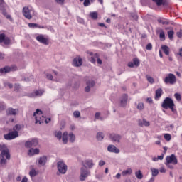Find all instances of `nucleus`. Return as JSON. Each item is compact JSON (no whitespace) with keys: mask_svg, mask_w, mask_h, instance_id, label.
Instances as JSON below:
<instances>
[{"mask_svg":"<svg viewBox=\"0 0 182 182\" xmlns=\"http://www.w3.org/2000/svg\"><path fill=\"white\" fill-rule=\"evenodd\" d=\"M146 50H151L153 49V45L151 43H148L146 46Z\"/></svg>","mask_w":182,"mask_h":182,"instance_id":"5fc2aeb1","label":"nucleus"},{"mask_svg":"<svg viewBox=\"0 0 182 182\" xmlns=\"http://www.w3.org/2000/svg\"><path fill=\"white\" fill-rule=\"evenodd\" d=\"M161 95H163V90L161 88L157 89L155 92L156 100H159L161 97Z\"/></svg>","mask_w":182,"mask_h":182,"instance_id":"393cba45","label":"nucleus"},{"mask_svg":"<svg viewBox=\"0 0 182 182\" xmlns=\"http://www.w3.org/2000/svg\"><path fill=\"white\" fill-rule=\"evenodd\" d=\"M128 67L129 68H134V63L133 62H129Z\"/></svg>","mask_w":182,"mask_h":182,"instance_id":"680f3d73","label":"nucleus"},{"mask_svg":"<svg viewBox=\"0 0 182 182\" xmlns=\"http://www.w3.org/2000/svg\"><path fill=\"white\" fill-rule=\"evenodd\" d=\"M163 109H170L173 113H177V109H175L176 105L173 99L167 97L161 104Z\"/></svg>","mask_w":182,"mask_h":182,"instance_id":"7ed1b4c3","label":"nucleus"},{"mask_svg":"<svg viewBox=\"0 0 182 182\" xmlns=\"http://www.w3.org/2000/svg\"><path fill=\"white\" fill-rule=\"evenodd\" d=\"M23 127V125L16 124L13 127V132L16 133L17 134H19V132H21V130H22Z\"/></svg>","mask_w":182,"mask_h":182,"instance_id":"5701e85b","label":"nucleus"},{"mask_svg":"<svg viewBox=\"0 0 182 182\" xmlns=\"http://www.w3.org/2000/svg\"><path fill=\"white\" fill-rule=\"evenodd\" d=\"M19 89H21V85H19V84H15V85H14V90L18 92V90H19Z\"/></svg>","mask_w":182,"mask_h":182,"instance_id":"4d7b16f0","label":"nucleus"},{"mask_svg":"<svg viewBox=\"0 0 182 182\" xmlns=\"http://www.w3.org/2000/svg\"><path fill=\"white\" fill-rule=\"evenodd\" d=\"M30 177H36L38 176V171L35 170L34 168L31 169L29 172Z\"/></svg>","mask_w":182,"mask_h":182,"instance_id":"72a5a7b5","label":"nucleus"},{"mask_svg":"<svg viewBox=\"0 0 182 182\" xmlns=\"http://www.w3.org/2000/svg\"><path fill=\"white\" fill-rule=\"evenodd\" d=\"M153 2H155L157 6H161L163 5V0H152Z\"/></svg>","mask_w":182,"mask_h":182,"instance_id":"49530a36","label":"nucleus"},{"mask_svg":"<svg viewBox=\"0 0 182 182\" xmlns=\"http://www.w3.org/2000/svg\"><path fill=\"white\" fill-rule=\"evenodd\" d=\"M157 32H159V38L161 41H166V33H164L163 29H159Z\"/></svg>","mask_w":182,"mask_h":182,"instance_id":"7c9ffc66","label":"nucleus"},{"mask_svg":"<svg viewBox=\"0 0 182 182\" xmlns=\"http://www.w3.org/2000/svg\"><path fill=\"white\" fill-rule=\"evenodd\" d=\"M96 60L98 65H102V60L99 58V54L97 53H95L94 56L91 58L90 62H92V63H96Z\"/></svg>","mask_w":182,"mask_h":182,"instance_id":"a211bd4d","label":"nucleus"},{"mask_svg":"<svg viewBox=\"0 0 182 182\" xmlns=\"http://www.w3.org/2000/svg\"><path fill=\"white\" fill-rule=\"evenodd\" d=\"M17 113H19V110L14 108H9L6 111V114H7V116H16Z\"/></svg>","mask_w":182,"mask_h":182,"instance_id":"4468645a","label":"nucleus"},{"mask_svg":"<svg viewBox=\"0 0 182 182\" xmlns=\"http://www.w3.org/2000/svg\"><path fill=\"white\" fill-rule=\"evenodd\" d=\"M157 21L159 23H161L162 25H168V23H170V21H168L167 18H164L163 17L159 18Z\"/></svg>","mask_w":182,"mask_h":182,"instance_id":"bb28decb","label":"nucleus"},{"mask_svg":"<svg viewBox=\"0 0 182 182\" xmlns=\"http://www.w3.org/2000/svg\"><path fill=\"white\" fill-rule=\"evenodd\" d=\"M164 82L166 83V85H174L177 82V78L174 74L169 73L164 79Z\"/></svg>","mask_w":182,"mask_h":182,"instance_id":"20e7f679","label":"nucleus"},{"mask_svg":"<svg viewBox=\"0 0 182 182\" xmlns=\"http://www.w3.org/2000/svg\"><path fill=\"white\" fill-rule=\"evenodd\" d=\"M55 137H57L58 140H60L62 139V132L58 131L55 132Z\"/></svg>","mask_w":182,"mask_h":182,"instance_id":"a18cd8bd","label":"nucleus"},{"mask_svg":"<svg viewBox=\"0 0 182 182\" xmlns=\"http://www.w3.org/2000/svg\"><path fill=\"white\" fill-rule=\"evenodd\" d=\"M47 161H48V157H46V156H43L38 159L39 166H45Z\"/></svg>","mask_w":182,"mask_h":182,"instance_id":"aec40b11","label":"nucleus"},{"mask_svg":"<svg viewBox=\"0 0 182 182\" xmlns=\"http://www.w3.org/2000/svg\"><path fill=\"white\" fill-rule=\"evenodd\" d=\"M21 182H28V178H26V176H24L22 178Z\"/></svg>","mask_w":182,"mask_h":182,"instance_id":"69168bd1","label":"nucleus"},{"mask_svg":"<svg viewBox=\"0 0 182 182\" xmlns=\"http://www.w3.org/2000/svg\"><path fill=\"white\" fill-rule=\"evenodd\" d=\"M179 55H181L182 57V48L179 50Z\"/></svg>","mask_w":182,"mask_h":182,"instance_id":"774afa93","label":"nucleus"},{"mask_svg":"<svg viewBox=\"0 0 182 182\" xmlns=\"http://www.w3.org/2000/svg\"><path fill=\"white\" fill-rule=\"evenodd\" d=\"M164 139L166 141H170V140H171V135L170 134H165Z\"/></svg>","mask_w":182,"mask_h":182,"instance_id":"de8ad7c7","label":"nucleus"},{"mask_svg":"<svg viewBox=\"0 0 182 182\" xmlns=\"http://www.w3.org/2000/svg\"><path fill=\"white\" fill-rule=\"evenodd\" d=\"M90 2H95V0H85L83 3L84 6H90Z\"/></svg>","mask_w":182,"mask_h":182,"instance_id":"79ce46f5","label":"nucleus"},{"mask_svg":"<svg viewBox=\"0 0 182 182\" xmlns=\"http://www.w3.org/2000/svg\"><path fill=\"white\" fill-rule=\"evenodd\" d=\"M137 109L139 110H143V109H144V104H143V102H139L137 105Z\"/></svg>","mask_w":182,"mask_h":182,"instance_id":"09e8293b","label":"nucleus"},{"mask_svg":"<svg viewBox=\"0 0 182 182\" xmlns=\"http://www.w3.org/2000/svg\"><path fill=\"white\" fill-rule=\"evenodd\" d=\"M75 134H73V133H70L69 134V138L68 140L71 142L73 143V141H75Z\"/></svg>","mask_w":182,"mask_h":182,"instance_id":"a19ab883","label":"nucleus"},{"mask_svg":"<svg viewBox=\"0 0 182 182\" xmlns=\"http://www.w3.org/2000/svg\"><path fill=\"white\" fill-rule=\"evenodd\" d=\"M133 63L134 66L139 68V66H140V60H139L137 58H133Z\"/></svg>","mask_w":182,"mask_h":182,"instance_id":"4c0bfd02","label":"nucleus"},{"mask_svg":"<svg viewBox=\"0 0 182 182\" xmlns=\"http://www.w3.org/2000/svg\"><path fill=\"white\" fill-rule=\"evenodd\" d=\"M39 144V141L37 139H33L31 141H28L26 142L25 146L26 147H28V149H31V147H36Z\"/></svg>","mask_w":182,"mask_h":182,"instance_id":"9b49d317","label":"nucleus"},{"mask_svg":"<svg viewBox=\"0 0 182 182\" xmlns=\"http://www.w3.org/2000/svg\"><path fill=\"white\" fill-rule=\"evenodd\" d=\"M105 137V135L102 132H98L97 134V139L99 141L103 140V138Z\"/></svg>","mask_w":182,"mask_h":182,"instance_id":"58836bf2","label":"nucleus"},{"mask_svg":"<svg viewBox=\"0 0 182 182\" xmlns=\"http://www.w3.org/2000/svg\"><path fill=\"white\" fill-rule=\"evenodd\" d=\"M62 140H63V144H66V143H68V132H65L63 134Z\"/></svg>","mask_w":182,"mask_h":182,"instance_id":"473e14b6","label":"nucleus"},{"mask_svg":"<svg viewBox=\"0 0 182 182\" xmlns=\"http://www.w3.org/2000/svg\"><path fill=\"white\" fill-rule=\"evenodd\" d=\"M45 93V91L43 90H36L34 92L30 94L28 96L29 97H36V96H42Z\"/></svg>","mask_w":182,"mask_h":182,"instance_id":"f3484780","label":"nucleus"},{"mask_svg":"<svg viewBox=\"0 0 182 182\" xmlns=\"http://www.w3.org/2000/svg\"><path fill=\"white\" fill-rule=\"evenodd\" d=\"M105 164H106V162H105V161H103V160H100V162H99V166L100 167L105 166Z\"/></svg>","mask_w":182,"mask_h":182,"instance_id":"bf43d9fd","label":"nucleus"},{"mask_svg":"<svg viewBox=\"0 0 182 182\" xmlns=\"http://www.w3.org/2000/svg\"><path fill=\"white\" fill-rule=\"evenodd\" d=\"M159 171L160 173H166V168H164V167H161Z\"/></svg>","mask_w":182,"mask_h":182,"instance_id":"0e129e2a","label":"nucleus"},{"mask_svg":"<svg viewBox=\"0 0 182 182\" xmlns=\"http://www.w3.org/2000/svg\"><path fill=\"white\" fill-rule=\"evenodd\" d=\"M95 86V81L89 80L87 82V87H85V92H90V88Z\"/></svg>","mask_w":182,"mask_h":182,"instance_id":"4be33fe9","label":"nucleus"},{"mask_svg":"<svg viewBox=\"0 0 182 182\" xmlns=\"http://www.w3.org/2000/svg\"><path fill=\"white\" fill-rule=\"evenodd\" d=\"M19 134L16 132H14L13 131H10L8 134L4 135L5 140H14V139H16L18 137Z\"/></svg>","mask_w":182,"mask_h":182,"instance_id":"9d476101","label":"nucleus"},{"mask_svg":"<svg viewBox=\"0 0 182 182\" xmlns=\"http://www.w3.org/2000/svg\"><path fill=\"white\" fill-rule=\"evenodd\" d=\"M90 171L87 170L85 167L81 168L80 172V181H85V180H86L87 177H90Z\"/></svg>","mask_w":182,"mask_h":182,"instance_id":"423d86ee","label":"nucleus"},{"mask_svg":"<svg viewBox=\"0 0 182 182\" xmlns=\"http://www.w3.org/2000/svg\"><path fill=\"white\" fill-rule=\"evenodd\" d=\"M176 35H177L178 38H182V31L180 30L179 31H178L176 33Z\"/></svg>","mask_w":182,"mask_h":182,"instance_id":"052dcab7","label":"nucleus"},{"mask_svg":"<svg viewBox=\"0 0 182 182\" xmlns=\"http://www.w3.org/2000/svg\"><path fill=\"white\" fill-rule=\"evenodd\" d=\"M4 86L5 87H9V89H12V87H14V85L8 82H4Z\"/></svg>","mask_w":182,"mask_h":182,"instance_id":"864d4df0","label":"nucleus"},{"mask_svg":"<svg viewBox=\"0 0 182 182\" xmlns=\"http://www.w3.org/2000/svg\"><path fill=\"white\" fill-rule=\"evenodd\" d=\"M85 167H87L88 168H92L93 167V160L92 159H87L85 160L83 163Z\"/></svg>","mask_w":182,"mask_h":182,"instance_id":"412c9836","label":"nucleus"},{"mask_svg":"<svg viewBox=\"0 0 182 182\" xmlns=\"http://www.w3.org/2000/svg\"><path fill=\"white\" fill-rule=\"evenodd\" d=\"M135 176L138 180H141L143 178V173H141V171L139 170L138 171L135 172Z\"/></svg>","mask_w":182,"mask_h":182,"instance_id":"e433bc0d","label":"nucleus"},{"mask_svg":"<svg viewBox=\"0 0 182 182\" xmlns=\"http://www.w3.org/2000/svg\"><path fill=\"white\" fill-rule=\"evenodd\" d=\"M168 36L170 41H173L174 38V30L173 28H171L168 32Z\"/></svg>","mask_w":182,"mask_h":182,"instance_id":"2f4dec72","label":"nucleus"},{"mask_svg":"<svg viewBox=\"0 0 182 182\" xmlns=\"http://www.w3.org/2000/svg\"><path fill=\"white\" fill-rule=\"evenodd\" d=\"M139 126H140L141 127H144V126L145 127H149V126H150V122L146 120V119H140L139 120Z\"/></svg>","mask_w":182,"mask_h":182,"instance_id":"6ab92c4d","label":"nucleus"},{"mask_svg":"<svg viewBox=\"0 0 182 182\" xmlns=\"http://www.w3.org/2000/svg\"><path fill=\"white\" fill-rule=\"evenodd\" d=\"M11 72V68L9 67H4L0 69V73H8Z\"/></svg>","mask_w":182,"mask_h":182,"instance_id":"f704fd0d","label":"nucleus"},{"mask_svg":"<svg viewBox=\"0 0 182 182\" xmlns=\"http://www.w3.org/2000/svg\"><path fill=\"white\" fill-rule=\"evenodd\" d=\"M36 41L43 45H49V40L45 36L41 34L36 38Z\"/></svg>","mask_w":182,"mask_h":182,"instance_id":"f8f14e48","label":"nucleus"},{"mask_svg":"<svg viewBox=\"0 0 182 182\" xmlns=\"http://www.w3.org/2000/svg\"><path fill=\"white\" fill-rule=\"evenodd\" d=\"M0 151H1L0 155V164L1 166H5L6 164V160L11 159L9 150L6 148V145L2 144H0Z\"/></svg>","mask_w":182,"mask_h":182,"instance_id":"f257e3e1","label":"nucleus"},{"mask_svg":"<svg viewBox=\"0 0 182 182\" xmlns=\"http://www.w3.org/2000/svg\"><path fill=\"white\" fill-rule=\"evenodd\" d=\"M33 154H39V149H30L28 151V156H33Z\"/></svg>","mask_w":182,"mask_h":182,"instance_id":"cd10ccee","label":"nucleus"},{"mask_svg":"<svg viewBox=\"0 0 182 182\" xmlns=\"http://www.w3.org/2000/svg\"><path fill=\"white\" fill-rule=\"evenodd\" d=\"M90 18H92V19H97V12L96 11L91 12L90 14Z\"/></svg>","mask_w":182,"mask_h":182,"instance_id":"ea45409f","label":"nucleus"},{"mask_svg":"<svg viewBox=\"0 0 182 182\" xmlns=\"http://www.w3.org/2000/svg\"><path fill=\"white\" fill-rule=\"evenodd\" d=\"M151 173H152V177H157V176H159V169L151 168Z\"/></svg>","mask_w":182,"mask_h":182,"instance_id":"c9c22d12","label":"nucleus"},{"mask_svg":"<svg viewBox=\"0 0 182 182\" xmlns=\"http://www.w3.org/2000/svg\"><path fill=\"white\" fill-rule=\"evenodd\" d=\"M3 43H4V45H9V43H11V40L9 39V38L6 37V38H4V40L3 41Z\"/></svg>","mask_w":182,"mask_h":182,"instance_id":"8fccbe9b","label":"nucleus"},{"mask_svg":"<svg viewBox=\"0 0 182 182\" xmlns=\"http://www.w3.org/2000/svg\"><path fill=\"white\" fill-rule=\"evenodd\" d=\"M5 6H6V4L4 0H0V11H1L3 15L6 16V19H9V21L12 22V21L14 20L11 17V15H6V11H5Z\"/></svg>","mask_w":182,"mask_h":182,"instance_id":"6e6552de","label":"nucleus"},{"mask_svg":"<svg viewBox=\"0 0 182 182\" xmlns=\"http://www.w3.org/2000/svg\"><path fill=\"white\" fill-rule=\"evenodd\" d=\"M107 150L109 151V153H116L117 154L120 153V150L114 145H109Z\"/></svg>","mask_w":182,"mask_h":182,"instance_id":"dca6fc26","label":"nucleus"},{"mask_svg":"<svg viewBox=\"0 0 182 182\" xmlns=\"http://www.w3.org/2000/svg\"><path fill=\"white\" fill-rule=\"evenodd\" d=\"M127 103V95L124 94L120 100V106L124 107Z\"/></svg>","mask_w":182,"mask_h":182,"instance_id":"b1692460","label":"nucleus"},{"mask_svg":"<svg viewBox=\"0 0 182 182\" xmlns=\"http://www.w3.org/2000/svg\"><path fill=\"white\" fill-rule=\"evenodd\" d=\"M6 38V36H5V34L4 33L0 34V43H3Z\"/></svg>","mask_w":182,"mask_h":182,"instance_id":"3c124183","label":"nucleus"},{"mask_svg":"<svg viewBox=\"0 0 182 182\" xmlns=\"http://www.w3.org/2000/svg\"><path fill=\"white\" fill-rule=\"evenodd\" d=\"M109 137L111 140L114 141V143H120V139H122V136H120V135L116 134H111L109 135Z\"/></svg>","mask_w":182,"mask_h":182,"instance_id":"2eb2a0df","label":"nucleus"},{"mask_svg":"<svg viewBox=\"0 0 182 182\" xmlns=\"http://www.w3.org/2000/svg\"><path fill=\"white\" fill-rule=\"evenodd\" d=\"M5 105L4 104V103H2V102H0V112L1 111V110H5Z\"/></svg>","mask_w":182,"mask_h":182,"instance_id":"13d9d810","label":"nucleus"},{"mask_svg":"<svg viewBox=\"0 0 182 182\" xmlns=\"http://www.w3.org/2000/svg\"><path fill=\"white\" fill-rule=\"evenodd\" d=\"M146 78L147 79L148 82H149V83H151V85L154 83V79L150 75H146Z\"/></svg>","mask_w":182,"mask_h":182,"instance_id":"37998d69","label":"nucleus"},{"mask_svg":"<svg viewBox=\"0 0 182 182\" xmlns=\"http://www.w3.org/2000/svg\"><path fill=\"white\" fill-rule=\"evenodd\" d=\"M132 173H133V170H132V168H127V170H124L122 172V176H123V177H126V176H130L132 174Z\"/></svg>","mask_w":182,"mask_h":182,"instance_id":"c85d7f7f","label":"nucleus"},{"mask_svg":"<svg viewBox=\"0 0 182 182\" xmlns=\"http://www.w3.org/2000/svg\"><path fill=\"white\" fill-rule=\"evenodd\" d=\"M33 117L36 119V124H42V123H49L50 122V118H46L43 116L42 111L40 109H36V111L33 114Z\"/></svg>","mask_w":182,"mask_h":182,"instance_id":"f03ea898","label":"nucleus"},{"mask_svg":"<svg viewBox=\"0 0 182 182\" xmlns=\"http://www.w3.org/2000/svg\"><path fill=\"white\" fill-rule=\"evenodd\" d=\"M74 117H76V119L80 117V112L79 111H75L73 112Z\"/></svg>","mask_w":182,"mask_h":182,"instance_id":"603ef678","label":"nucleus"},{"mask_svg":"<svg viewBox=\"0 0 182 182\" xmlns=\"http://www.w3.org/2000/svg\"><path fill=\"white\" fill-rule=\"evenodd\" d=\"M82 63H83V61L80 57H76L73 60V65L75 66L76 68H79L80 66H82Z\"/></svg>","mask_w":182,"mask_h":182,"instance_id":"ddd939ff","label":"nucleus"},{"mask_svg":"<svg viewBox=\"0 0 182 182\" xmlns=\"http://www.w3.org/2000/svg\"><path fill=\"white\" fill-rule=\"evenodd\" d=\"M166 165L167 164H177L178 161H177V157H176V155L171 154V156H168L166 158Z\"/></svg>","mask_w":182,"mask_h":182,"instance_id":"1a4fd4ad","label":"nucleus"},{"mask_svg":"<svg viewBox=\"0 0 182 182\" xmlns=\"http://www.w3.org/2000/svg\"><path fill=\"white\" fill-rule=\"evenodd\" d=\"M57 167L60 174H66V171H68V166L65 164L63 161H58L57 164Z\"/></svg>","mask_w":182,"mask_h":182,"instance_id":"0eeeda50","label":"nucleus"},{"mask_svg":"<svg viewBox=\"0 0 182 182\" xmlns=\"http://www.w3.org/2000/svg\"><path fill=\"white\" fill-rule=\"evenodd\" d=\"M161 49L163 52H164L165 55L167 56L170 55V48H168V46L163 45L161 46Z\"/></svg>","mask_w":182,"mask_h":182,"instance_id":"c756f323","label":"nucleus"},{"mask_svg":"<svg viewBox=\"0 0 182 182\" xmlns=\"http://www.w3.org/2000/svg\"><path fill=\"white\" fill-rule=\"evenodd\" d=\"M99 117H100V113L99 112L95 113V119H99Z\"/></svg>","mask_w":182,"mask_h":182,"instance_id":"338daca9","label":"nucleus"},{"mask_svg":"<svg viewBox=\"0 0 182 182\" xmlns=\"http://www.w3.org/2000/svg\"><path fill=\"white\" fill-rule=\"evenodd\" d=\"M46 75L47 79H49L50 80H53V76L52 75V74L46 73Z\"/></svg>","mask_w":182,"mask_h":182,"instance_id":"6e6d98bb","label":"nucleus"},{"mask_svg":"<svg viewBox=\"0 0 182 182\" xmlns=\"http://www.w3.org/2000/svg\"><path fill=\"white\" fill-rule=\"evenodd\" d=\"M23 15L27 19H32V16H35V10L32 8L24 7L23 8Z\"/></svg>","mask_w":182,"mask_h":182,"instance_id":"39448f33","label":"nucleus"},{"mask_svg":"<svg viewBox=\"0 0 182 182\" xmlns=\"http://www.w3.org/2000/svg\"><path fill=\"white\" fill-rule=\"evenodd\" d=\"M158 160H163L164 159V154H161V155L158 156Z\"/></svg>","mask_w":182,"mask_h":182,"instance_id":"e2e57ef3","label":"nucleus"},{"mask_svg":"<svg viewBox=\"0 0 182 182\" xmlns=\"http://www.w3.org/2000/svg\"><path fill=\"white\" fill-rule=\"evenodd\" d=\"M28 28H31L33 29H36V28H38L39 29H45V26H39L38 24L33 23H29Z\"/></svg>","mask_w":182,"mask_h":182,"instance_id":"a878e982","label":"nucleus"},{"mask_svg":"<svg viewBox=\"0 0 182 182\" xmlns=\"http://www.w3.org/2000/svg\"><path fill=\"white\" fill-rule=\"evenodd\" d=\"M174 97L178 102L181 101V95L180 93H175L174 94Z\"/></svg>","mask_w":182,"mask_h":182,"instance_id":"c03bdc74","label":"nucleus"}]
</instances>
